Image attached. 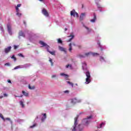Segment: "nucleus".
I'll use <instances>...</instances> for the list:
<instances>
[{"label":"nucleus","instance_id":"nucleus-1","mask_svg":"<svg viewBox=\"0 0 131 131\" xmlns=\"http://www.w3.org/2000/svg\"><path fill=\"white\" fill-rule=\"evenodd\" d=\"M99 55V53L89 52H87V53H85V54L84 55H82V54H78L77 55V57L78 58H80V59H81L82 58H85V56L89 57V56H93V57H97Z\"/></svg>","mask_w":131,"mask_h":131},{"label":"nucleus","instance_id":"nucleus-2","mask_svg":"<svg viewBox=\"0 0 131 131\" xmlns=\"http://www.w3.org/2000/svg\"><path fill=\"white\" fill-rule=\"evenodd\" d=\"M39 43H40V45H41V46H42V47H45V48H46V49H47V51H48V52H49V53H50V54H51V55H55V51L52 52V51H49L50 46H49L48 45H47V43H45V42H43L42 41H40Z\"/></svg>","mask_w":131,"mask_h":131},{"label":"nucleus","instance_id":"nucleus-3","mask_svg":"<svg viewBox=\"0 0 131 131\" xmlns=\"http://www.w3.org/2000/svg\"><path fill=\"white\" fill-rule=\"evenodd\" d=\"M93 118V116H89L87 117V118H85L83 120L82 122L85 124V125H88L90 123V119H92Z\"/></svg>","mask_w":131,"mask_h":131},{"label":"nucleus","instance_id":"nucleus-4","mask_svg":"<svg viewBox=\"0 0 131 131\" xmlns=\"http://www.w3.org/2000/svg\"><path fill=\"white\" fill-rule=\"evenodd\" d=\"M86 74V82H91L92 81L91 80V74H90V72L89 71H87L86 72H84Z\"/></svg>","mask_w":131,"mask_h":131},{"label":"nucleus","instance_id":"nucleus-5","mask_svg":"<svg viewBox=\"0 0 131 131\" xmlns=\"http://www.w3.org/2000/svg\"><path fill=\"white\" fill-rule=\"evenodd\" d=\"M7 31L10 35L13 34V32H12V26L10 24L7 25Z\"/></svg>","mask_w":131,"mask_h":131},{"label":"nucleus","instance_id":"nucleus-6","mask_svg":"<svg viewBox=\"0 0 131 131\" xmlns=\"http://www.w3.org/2000/svg\"><path fill=\"white\" fill-rule=\"evenodd\" d=\"M78 117H79V116H76V117L74 119L75 122H74V127H73V128L72 129V131H76V126L77 125V120L78 119Z\"/></svg>","mask_w":131,"mask_h":131},{"label":"nucleus","instance_id":"nucleus-7","mask_svg":"<svg viewBox=\"0 0 131 131\" xmlns=\"http://www.w3.org/2000/svg\"><path fill=\"white\" fill-rule=\"evenodd\" d=\"M71 16H73V17H76L78 18V13L75 12V10H73L71 11Z\"/></svg>","mask_w":131,"mask_h":131},{"label":"nucleus","instance_id":"nucleus-8","mask_svg":"<svg viewBox=\"0 0 131 131\" xmlns=\"http://www.w3.org/2000/svg\"><path fill=\"white\" fill-rule=\"evenodd\" d=\"M11 50H12V47L10 46L5 48L4 52V53H5V54H8V53H10V52H11Z\"/></svg>","mask_w":131,"mask_h":131},{"label":"nucleus","instance_id":"nucleus-9","mask_svg":"<svg viewBox=\"0 0 131 131\" xmlns=\"http://www.w3.org/2000/svg\"><path fill=\"white\" fill-rule=\"evenodd\" d=\"M71 102L73 104H75L76 103L78 102V100L76 98H72L70 99Z\"/></svg>","mask_w":131,"mask_h":131},{"label":"nucleus","instance_id":"nucleus-10","mask_svg":"<svg viewBox=\"0 0 131 131\" xmlns=\"http://www.w3.org/2000/svg\"><path fill=\"white\" fill-rule=\"evenodd\" d=\"M42 13L44 15V16H46V17H49V13L47 11V10L43 9L42 10Z\"/></svg>","mask_w":131,"mask_h":131},{"label":"nucleus","instance_id":"nucleus-11","mask_svg":"<svg viewBox=\"0 0 131 131\" xmlns=\"http://www.w3.org/2000/svg\"><path fill=\"white\" fill-rule=\"evenodd\" d=\"M24 67H28V64H26L25 66H18L17 67H15L14 68V70H16V69H19L20 68H24Z\"/></svg>","mask_w":131,"mask_h":131},{"label":"nucleus","instance_id":"nucleus-12","mask_svg":"<svg viewBox=\"0 0 131 131\" xmlns=\"http://www.w3.org/2000/svg\"><path fill=\"white\" fill-rule=\"evenodd\" d=\"M68 37H71L69 40L67 41L68 42H69L71 40H72L73 38H74V33H71L70 35L68 36Z\"/></svg>","mask_w":131,"mask_h":131},{"label":"nucleus","instance_id":"nucleus-13","mask_svg":"<svg viewBox=\"0 0 131 131\" xmlns=\"http://www.w3.org/2000/svg\"><path fill=\"white\" fill-rule=\"evenodd\" d=\"M83 27H84V28H85V29L86 30V33H88V34H89V33H91V32H92V29H90L89 27H86L85 25H83Z\"/></svg>","mask_w":131,"mask_h":131},{"label":"nucleus","instance_id":"nucleus-14","mask_svg":"<svg viewBox=\"0 0 131 131\" xmlns=\"http://www.w3.org/2000/svg\"><path fill=\"white\" fill-rule=\"evenodd\" d=\"M86 14L85 13H81L80 16V20L82 21V20H83L84 18H85Z\"/></svg>","mask_w":131,"mask_h":131},{"label":"nucleus","instance_id":"nucleus-15","mask_svg":"<svg viewBox=\"0 0 131 131\" xmlns=\"http://www.w3.org/2000/svg\"><path fill=\"white\" fill-rule=\"evenodd\" d=\"M59 50L60 51H61V52H63V53H64V54L67 53V51L66 50V49L62 47L59 46Z\"/></svg>","mask_w":131,"mask_h":131},{"label":"nucleus","instance_id":"nucleus-16","mask_svg":"<svg viewBox=\"0 0 131 131\" xmlns=\"http://www.w3.org/2000/svg\"><path fill=\"white\" fill-rule=\"evenodd\" d=\"M15 9H16V15L17 16H18V17H21V14L20 13H19V8L18 7H15Z\"/></svg>","mask_w":131,"mask_h":131},{"label":"nucleus","instance_id":"nucleus-17","mask_svg":"<svg viewBox=\"0 0 131 131\" xmlns=\"http://www.w3.org/2000/svg\"><path fill=\"white\" fill-rule=\"evenodd\" d=\"M60 76H62V77H64V78H68L69 76L64 73H61L60 74Z\"/></svg>","mask_w":131,"mask_h":131},{"label":"nucleus","instance_id":"nucleus-18","mask_svg":"<svg viewBox=\"0 0 131 131\" xmlns=\"http://www.w3.org/2000/svg\"><path fill=\"white\" fill-rule=\"evenodd\" d=\"M72 46H75V43H72V44L71 43L69 44L70 48L69 49V52H71V51H72Z\"/></svg>","mask_w":131,"mask_h":131},{"label":"nucleus","instance_id":"nucleus-19","mask_svg":"<svg viewBox=\"0 0 131 131\" xmlns=\"http://www.w3.org/2000/svg\"><path fill=\"white\" fill-rule=\"evenodd\" d=\"M82 69L83 70H86V63H85V62L82 63Z\"/></svg>","mask_w":131,"mask_h":131},{"label":"nucleus","instance_id":"nucleus-20","mask_svg":"<svg viewBox=\"0 0 131 131\" xmlns=\"http://www.w3.org/2000/svg\"><path fill=\"white\" fill-rule=\"evenodd\" d=\"M29 89L31 90H34L35 87L34 85H32V84H30L29 85Z\"/></svg>","mask_w":131,"mask_h":131},{"label":"nucleus","instance_id":"nucleus-21","mask_svg":"<svg viewBox=\"0 0 131 131\" xmlns=\"http://www.w3.org/2000/svg\"><path fill=\"white\" fill-rule=\"evenodd\" d=\"M19 38H20V36H23V37H25V34L23 33V32L20 31L19 33Z\"/></svg>","mask_w":131,"mask_h":131},{"label":"nucleus","instance_id":"nucleus-22","mask_svg":"<svg viewBox=\"0 0 131 131\" xmlns=\"http://www.w3.org/2000/svg\"><path fill=\"white\" fill-rule=\"evenodd\" d=\"M46 118H47V114H44L43 117H42V118H41L42 122H43L46 119Z\"/></svg>","mask_w":131,"mask_h":131},{"label":"nucleus","instance_id":"nucleus-23","mask_svg":"<svg viewBox=\"0 0 131 131\" xmlns=\"http://www.w3.org/2000/svg\"><path fill=\"white\" fill-rule=\"evenodd\" d=\"M22 93H23V95L26 97H28L29 96V93L24 91H23Z\"/></svg>","mask_w":131,"mask_h":131},{"label":"nucleus","instance_id":"nucleus-24","mask_svg":"<svg viewBox=\"0 0 131 131\" xmlns=\"http://www.w3.org/2000/svg\"><path fill=\"white\" fill-rule=\"evenodd\" d=\"M105 123L104 122L102 123L101 124H100L99 126L98 127V128H101L104 126Z\"/></svg>","mask_w":131,"mask_h":131},{"label":"nucleus","instance_id":"nucleus-25","mask_svg":"<svg viewBox=\"0 0 131 131\" xmlns=\"http://www.w3.org/2000/svg\"><path fill=\"white\" fill-rule=\"evenodd\" d=\"M98 2H100V0H95V3L98 7V8H101V5L98 3Z\"/></svg>","mask_w":131,"mask_h":131},{"label":"nucleus","instance_id":"nucleus-26","mask_svg":"<svg viewBox=\"0 0 131 131\" xmlns=\"http://www.w3.org/2000/svg\"><path fill=\"white\" fill-rule=\"evenodd\" d=\"M96 21V15H94V18L91 20V22H92V23H94Z\"/></svg>","mask_w":131,"mask_h":131},{"label":"nucleus","instance_id":"nucleus-27","mask_svg":"<svg viewBox=\"0 0 131 131\" xmlns=\"http://www.w3.org/2000/svg\"><path fill=\"white\" fill-rule=\"evenodd\" d=\"M49 62H50V63H51V66H53L54 62H53V60H52V58H49Z\"/></svg>","mask_w":131,"mask_h":131},{"label":"nucleus","instance_id":"nucleus-28","mask_svg":"<svg viewBox=\"0 0 131 131\" xmlns=\"http://www.w3.org/2000/svg\"><path fill=\"white\" fill-rule=\"evenodd\" d=\"M100 60L101 62H105V59H104V57L100 56Z\"/></svg>","mask_w":131,"mask_h":131},{"label":"nucleus","instance_id":"nucleus-29","mask_svg":"<svg viewBox=\"0 0 131 131\" xmlns=\"http://www.w3.org/2000/svg\"><path fill=\"white\" fill-rule=\"evenodd\" d=\"M0 117L4 120V121H5V118L4 117V116H3V115L0 114Z\"/></svg>","mask_w":131,"mask_h":131},{"label":"nucleus","instance_id":"nucleus-30","mask_svg":"<svg viewBox=\"0 0 131 131\" xmlns=\"http://www.w3.org/2000/svg\"><path fill=\"white\" fill-rule=\"evenodd\" d=\"M57 41H58V43H62V40H61L60 38L58 39Z\"/></svg>","mask_w":131,"mask_h":131},{"label":"nucleus","instance_id":"nucleus-31","mask_svg":"<svg viewBox=\"0 0 131 131\" xmlns=\"http://www.w3.org/2000/svg\"><path fill=\"white\" fill-rule=\"evenodd\" d=\"M98 45L101 48V51L103 50V48H102V46L101 45V43L99 42H98Z\"/></svg>","mask_w":131,"mask_h":131},{"label":"nucleus","instance_id":"nucleus-32","mask_svg":"<svg viewBox=\"0 0 131 131\" xmlns=\"http://www.w3.org/2000/svg\"><path fill=\"white\" fill-rule=\"evenodd\" d=\"M20 105L22 106V107H25V105H24V104L23 103V102L22 101H20Z\"/></svg>","mask_w":131,"mask_h":131},{"label":"nucleus","instance_id":"nucleus-33","mask_svg":"<svg viewBox=\"0 0 131 131\" xmlns=\"http://www.w3.org/2000/svg\"><path fill=\"white\" fill-rule=\"evenodd\" d=\"M11 59H14V61H16V57H15V55H13L11 57Z\"/></svg>","mask_w":131,"mask_h":131},{"label":"nucleus","instance_id":"nucleus-34","mask_svg":"<svg viewBox=\"0 0 131 131\" xmlns=\"http://www.w3.org/2000/svg\"><path fill=\"white\" fill-rule=\"evenodd\" d=\"M58 76L57 75H53L52 76V78H55V77H57Z\"/></svg>","mask_w":131,"mask_h":131},{"label":"nucleus","instance_id":"nucleus-35","mask_svg":"<svg viewBox=\"0 0 131 131\" xmlns=\"http://www.w3.org/2000/svg\"><path fill=\"white\" fill-rule=\"evenodd\" d=\"M69 84L71 86H72V87H73L74 86V84L73 83H72V82H68Z\"/></svg>","mask_w":131,"mask_h":131},{"label":"nucleus","instance_id":"nucleus-36","mask_svg":"<svg viewBox=\"0 0 131 131\" xmlns=\"http://www.w3.org/2000/svg\"><path fill=\"white\" fill-rule=\"evenodd\" d=\"M36 126L35 124H34V125L30 126L31 128H33Z\"/></svg>","mask_w":131,"mask_h":131},{"label":"nucleus","instance_id":"nucleus-37","mask_svg":"<svg viewBox=\"0 0 131 131\" xmlns=\"http://www.w3.org/2000/svg\"><path fill=\"white\" fill-rule=\"evenodd\" d=\"M5 120H9L11 122L10 118H6L5 119Z\"/></svg>","mask_w":131,"mask_h":131},{"label":"nucleus","instance_id":"nucleus-38","mask_svg":"<svg viewBox=\"0 0 131 131\" xmlns=\"http://www.w3.org/2000/svg\"><path fill=\"white\" fill-rule=\"evenodd\" d=\"M63 92H64V93H69L70 92V91L69 90H66Z\"/></svg>","mask_w":131,"mask_h":131},{"label":"nucleus","instance_id":"nucleus-39","mask_svg":"<svg viewBox=\"0 0 131 131\" xmlns=\"http://www.w3.org/2000/svg\"><path fill=\"white\" fill-rule=\"evenodd\" d=\"M69 67L71 68V65H70V64H68V65L66 66V68H68Z\"/></svg>","mask_w":131,"mask_h":131},{"label":"nucleus","instance_id":"nucleus-40","mask_svg":"<svg viewBox=\"0 0 131 131\" xmlns=\"http://www.w3.org/2000/svg\"><path fill=\"white\" fill-rule=\"evenodd\" d=\"M5 66H10V63H6L5 64Z\"/></svg>","mask_w":131,"mask_h":131},{"label":"nucleus","instance_id":"nucleus-41","mask_svg":"<svg viewBox=\"0 0 131 131\" xmlns=\"http://www.w3.org/2000/svg\"><path fill=\"white\" fill-rule=\"evenodd\" d=\"M20 7H21V4H18L17 5V7H16V8H20Z\"/></svg>","mask_w":131,"mask_h":131},{"label":"nucleus","instance_id":"nucleus-42","mask_svg":"<svg viewBox=\"0 0 131 131\" xmlns=\"http://www.w3.org/2000/svg\"><path fill=\"white\" fill-rule=\"evenodd\" d=\"M14 50H16V49H17V48H18V46L14 45Z\"/></svg>","mask_w":131,"mask_h":131},{"label":"nucleus","instance_id":"nucleus-43","mask_svg":"<svg viewBox=\"0 0 131 131\" xmlns=\"http://www.w3.org/2000/svg\"><path fill=\"white\" fill-rule=\"evenodd\" d=\"M1 31H2V32H4V28H1V29H0Z\"/></svg>","mask_w":131,"mask_h":131},{"label":"nucleus","instance_id":"nucleus-44","mask_svg":"<svg viewBox=\"0 0 131 131\" xmlns=\"http://www.w3.org/2000/svg\"><path fill=\"white\" fill-rule=\"evenodd\" d=\"M18 56H19V57H23V55L22 54H18Z\"/></svg>","mask_w":131,"mask_h":131},{"label":"nucleus","instance_id":"nucleus-45","mask_svg":"<svg viewBox=\"0 0 131 131\" xmlns=\"http://www.w3.org/2000/svg\"><path fill=\"white\" fill-rule=\"evenodd\" d=\"M4 96H5V97H8V95L7 94H4Z\"/></svg>","mask_w":131,"mask_h":131},{"label":"nucleus","instance_id":"nucleus-46","mask_svg":"<svg viewBox=\"0 0 131 131\" xmlns=\"http://www.w3.org/2000/svg\"><path fill=\"white\" fill-rule=\"evenodd\" d=\"M23 95H21L20 96H15V97H22Z\"/></svg>","mask_w":131,"mask_h":131},{"label":"nucleus","instance_id":"nucleus-47","mask_svg":"<svg viewBox=\"0 0 131 131\" xmlns=\"http://www.w3.org/2000/svg\"><path fill=\"white\" fill-rule=\"evenodd\" d=\"M3 28V25H0V29H2V28Z\"/></svg>","mask_w":131,"mask_h":131},{"label":"nucleus","instance_id":"nucleus-48","mask_svg":"<svg viewBox=\"0 0 131 131\" xmlns=\"http://www.w3.org/2000/svg\"><path fill=\"white\" fill-rule=\"evenodd\" d=\"M7 82H11V81H10V79H8V80H7Z\"/></svg>","mask_w":131,"mask_h":131},{"label":"nucleus","instance_id":"nucleus-49","mask_svg":"<svg viewBox=\"0 0 131 131\" xmlns=\"http://www.w3.org/2000/svg\"><path fill=\"white\" fill-rule=\"evenodd\" d=\"M3 97V96H0V99H2Z\"/></svg>","mask_w":131,"mask_h":131},{"label":"nucleus","instance_id":"nucleus-50","mask_svg":"<svg viewBox=\"0 0 131 131\" xmlns=\"http://www.w3.org/2000/svg\"><path fill=\"white\" fill-rule=\"evenodd\" d=\"M40 2H43V0H39Z\"/></svg>","mask_w":131,"mask_h":131},{"label":"nucleus","instance_id":"nucleus-51","mask_svg":"<svg viewBox=\"0 0 131 131\" xmlns=\"http://www.w3.org/2000/svg\"><path fill=\"white\" fill-rule=\"evenodd\" d=\"M67 28H65V31H67Z\"/></svg>","mask_w":131,"mask_h":131},{"label":"nucleus","instance_id":"nucleus-52","mask_svg":"<svg viewBox=\"0 0 131 131\" xmlns=\"http://www.w3.org/2000/svg\"><path fill=\"white\" fill-rule=\"evenodd\" d=\"M81 126H82V125H79V127H81Z\"/></svg>","mask_w":131,"mask_h":131},{"label":"nucleus","instance_id":"nucleus-53","mask_svg":"<svg viewBox=\"0 0 131 131\" xmlns=\"http://www.w3.org/2000/svg\"><path fill=\"white\" fill-rule=\"evenodd\" d=\"M86 83L88 84V83H89V82H87V83Z\"/></svg>","mask_w":131,"mask_h":131},{"label":"nucleus","instance_id":"nucleus-54","mask_svg":"<svg viewBox=\"0 0 131 131\" xmlns=\"http://www.w3.org/2000/svg\"><path fill=\"white\" fill-rule=\"evenodd\" d=\"M30 40H31V39H30Z\"/></svg>","mask_w":131,"mask_h":131},{"label":"nucleus","instance_id":"nucleus-55","mask_svg":"<svg viewBox=\"0 0 131 131\" xmlns=\"http://www.w3.org/2000/svg\"><path fill=\"white\" fill-rule=\"evenodd\" d=\"M68 82H69V81H68Z\"/></svg>","mask_w":131,"mask_h":131},{"label":"nucleus","instance_id":"nucleus-56","mask_svg":"<svg viewBox=\"0 0 131 131\" xmlns=\"http://www.w3.org/2000/svg\"><path fill=\"white\" fill-rule=\"evenodd\" d=\"M80 131H81L80 129Z\"/></svg>","mask_w":131,"mask_h":131}]
</instances>
